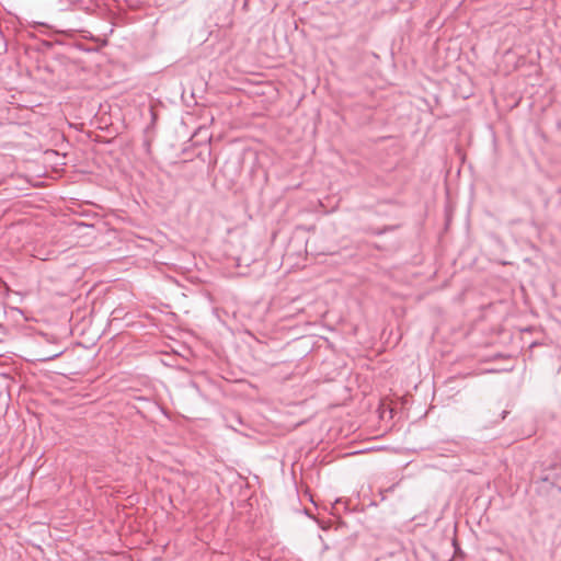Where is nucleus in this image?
I'll use <instances>...</instances> for the list:
<instances>
[{"label": "nucleus", "mask_w": 561, "mask_h": 561, "mask_svg": "<svg viewBox=\"0 0 561 561\" xmlns=\"http://www.w3.org/2000/svg\"><path fill=\"white\" fill-rule=\"evenodd\" d=\"M23 230V227L21 225H13L9 228L8 233L10 236H13L15 233H20Z\"/></svg>", "instance_id": "nucleus-1"}, {"label": "nucleus", "mask_w": 561, "mask_h": 561, "mask_svg": "<svg viewBox=\"0 0 561 561\" xmlns=\"http://www.w3.org/2000/svg\"><path fill=\"white\" fill-rule=\"evenodd\" d=\"M1 285H2V289H3L4 287L7 288V286H5L4 282H1Z\"/></svg>", "instance_id": "nucleus-3"}, {"label": "nucleus", "mask_w": 561, "mask_h": 561, "mask_svg": "<svg viewBox=\"0 0 561 561\" xmlns=\"http://www.w3.org/2000/svg\"><path fill=\"white\" fill-rule=\"evenodd\" d=\"M2 380H10L11 377L7 373L1 374Z\"/></svg>", "instance_id": "nucleus-2"}]
</instances>
